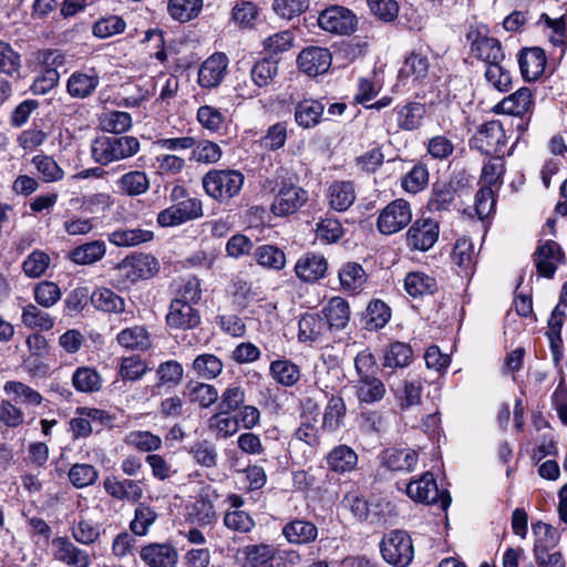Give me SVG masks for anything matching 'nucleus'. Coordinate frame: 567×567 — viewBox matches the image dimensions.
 <instances>
[{
	"instance_id": "obj_57",
	"label": "nucleus",
	"mask_w": 567,
	"mask_h": 567,
	"mask_svg": "<svg viewBox=\"0 0 567 567\" xmlns=\"http://www.w3.org/2000/svg\"><path fill=\"white\" fill-rule=\"evenodd\" d=\"M367 321L365 326L368 330H378L383 328L391 318L390 307L379 300H372L367 307Z\"/></svg>"
},
{
	"instance_id": "obj_3",
	"label": "nucleus",
	"mask_w": 567,
	"mask_h": 567,
	"mask_svg": "<svg viewBox=\"0 0 567 567\" xmlns=\"http://www.w3.org/2000/svg\"><path fill=\"white\" fill-rule=\"evenodd\" d=\"M158 260L151 254L134 252L115 266L117 277L123 285H133L147 280L159 271Z\"/></svg>"
},
{
	"instance_id": "obj_35",
	"label": "nucleus",
	"mask_w": 567,
	"mask_h": 567,
	"mask_svg": "<svg viewBox=\"0 0 567 567\" xmlns=\"http://www.w3.org/2000/svg\"><path fill=\"white\" fill-rule=\"evenodd\" d=\"M252 257L260 267L268 270L279 271L286 266V254L274 245L258 246Z\"/></svg>"
},
{
	"instance_id": "obj_15",
	"label": "nucleus",
	"mask_w": 567,
	"mask_h": 567,
	"mask_svg": "<svg viewBox=\"0 0 567 567\" xmlns=\"http://www.w3.org/2000/svg\"><path fill=\"white\" fill-rule=\"evenodd\" d=\"M140 557L150 567H175L178 553L168 543H152L141 549Z\"/></svg>"
},
{
	"instance_id": "obj_45",
	"label": "nucleus",
	"mask_w": 567,
	"mask_h": 567,
	"mask_svg": "<svg viewBox=\"0 0 567 567\" xmlns=\"http://www.w3.org/2000/svg\"><path fill=\"white\" fill-rule=\"evenodd\" d=\"M192 370L195 374L203 380L216 379L224 370L223 361L215 354L203 353L198 354L193 363Z\"/></svg>"
},
{
	"instance_id": "obj_52",
	"label": "nucleus",
	"mask_w": 567,
	"mask_h": 567,
	"mask_svg": "<svg viewBox=\"0 0 567 567\" xmlns=\"http://www.w3.org/2000/svg\"><path fill=\"white\" fill-rule=\"evenodd\" d=\"M100 125L105 132L122 134L132 127V116L123 111H107L100 116Z\"/></svg>"
},
{
	"instance_id": "obj_33",
	"label": "nucleus",
	"mask_w": 567,
	"mask_h": 567,
	"mask_svg": "<svg viewBox=\"0 0 567 567\" xmlns=\"http://www.w3.org/2000/svg\"><path fill=\"white\" fill-rule=\"evenodd\" d=\"M3 391L17 404L38 406L43 401V396L37 390L19 381H7Z\"/></svg>"
},
{
	"instance_id": "obj_49",
	"label": "nucleus",
	"mask_w": 567,
	"mask_h": 567,
	"mask_svg": "<svg viewBox=\"0 0 567 567\" xmlns=\"http://www.w3.org/2000/svg\"><path fill=\"white\" fill-rule=\"evenodd\" d=\"M413 360V350L404 342H393L385 350L383 355L384 368H404Z\"/></svg>"
},
{
	"instance_id": "obj_11",
	"label": "nucleus",
	"mask_w": 567,
	"mask_h": 567,
	"mask_svg": "<svg viewBox=\"0 0 567 567\" xmlns=\"http://www.w3.org/2000/svg\"><path fill=\"white\" fill-rule=\"evenodd\" d=\"M54 560L69 567H89L91 557L89 553L72 543L66 536L54 537L51 542Z\"/></svg>"
},
{
	"instance_id": "obj_38",
	"label": "nucleus",
	"mask_w": 567,
	"mask_h": 567,
	"mask_svg": "<svg viewBox=\"0 0 567 567\" xmlns=\"http://www.w3.org/2000/svg\"><path fill=\"white\" fill-rule=\"evenodd\" d=\"M247 567H272L276 549L268 544L247 545L243 548Z\"/></svg>"
},
{
	"instance_id": "obj_14",
	"label": "nucleus",
	"mask_w": 567,
	"mask_h": 567,
	"mask_svg": "<svg viewBox=\"0 0 567 567\" xmlns=\"http://www.w3.org/2000/svg\"><path fill=\"white\" fill-rule=\"evenodd\" d=\"M535 264L539 275L553 278L558 265L565 259L564 251L554 240H547L537 247Z\"/></svg>"
},
{
	"instance_id": "obj_44",
	"label": "nucleus",
	"mask_w": 567,
	"mask_h": 567,
	"mask_svg": "<svg viewBox=\"0 0 567 567\" xmlns=\"http://www.w3.org/2000/svg\"><path fill=\"white\" fill-rule=\"evenodd\" d=\"M118 344L132 350H147L151 347V339L147 330L143 326H134L122 330L116 336Z\"/></svg>"
},
{
	"instance_id": "obj_63",
	"label": "nucleus",
	"mask_w": 567,
	"mask_h": 567,
	"mask_svg": "<svg viewBox=\"0 0 567 567\" xmlns=\"http://www.w3.org/2000/svg\"><path fill=\"white\" fill-rule=\"evenodd\" d=\"M32 163L39 174L42 176V179L47 183L61 181L64 176L63 169L51 156L35 155L32 158Z\"/></svg>"
},
{
	"instance_id": "obj_43",
	"label": "nucleus",
	"mask_w": 567,
	"mask_h": 567,
	"mask_svg": "<svg viewBox=\"0 0 567 567\" xmlns=\"http://www.w3.org/2000/svg\"><path fill=\"white\" fill-rule=\"evenodd\" d=\"M455 198V189L446 183H436L433 185L427 209L432 213H442L450 210Z\"/></svg>"
},
{
	"instance_id": "obj_50",
	"label": "nucleus",
	"mask_w": 567,
	"mask_h": 567,
	"mask_svg": "<svg viewBox=\"0 0 567 567\" xmlns=\"http://www.w3.org/2000/svg\"><path fill=\"white\" fill-rule=\"evenodd\" d=\"M22 68L20 53L3 40H0V73L9 78H19Z\"/></svg>"
},
{
	"instance_id": "obj_55",
	"label": "nucleus",
	"mask_w": 567,
	"mask_h": 567,
	"mask_svg": "<svg viewBox=\"0 0 567 567\" xmlns=\"http://www.w3.org/2000/svg\"><path fill=\"white\" fill-rule=\"evenodd\" d=\"M429 184V171L424 164L414 165L402 178L401 187L410 194H417Z\"/></svg>"
},
{
	"instance_id": "obj_59",
	"label": "nucleus",
	"mask_w": 567,
	"mask_h": 567,
	"mask_svg": "<svg viewBox=\"0 0 567 567\" xmlns=\"http://www.w3.org/2000/svg\"><path fill=\"white\" fill-rule=\"evenodd\" d=\"M62 292L60 287L53 281H40L33 287V297L38 306L43 308L53 307L60 299Z\"/></svg>"
},
{
	"instance_id": "obj_41",
	"label": "nucleus",
	"mask_w": 567,
	"mask_h": 567,
	"mask_svg": "<svg viewBox=\"0 0 567 567\" xmlns=\"http://www.w3.org/2000/svg\"><path fill=\"white\" fill-rule=\"evenodd\" d=\"M358 456L354 451L347 445L336 446L327 455V464L329 468L337 473H346L352 471L357 465Z\"/></svg>"
},
{
	"instance_id": "obj_62",
	"label": "nucleus",
	"mask_w": 567,
	"mask_h": 567,
	"mask_svg": "<svg viewBox=\"0 0 567 567\" xmlns=\"http://www.w3.org/2000/svg\"><path fill=\"white\" fill-rule=\"evenodd\" d=\"M124 441L142 452L157 451L162 446V439L148 431H132L126 434Z\"/></svg>"
},
{
	"instance_id": "obj_64",
	"label": "nucleus",
	"mask_w": 567,
	"mask_h": 567,
	"mask_svg": "<svg viewBox=\"0 0 567 567\" xmlns=\"http://www.w3.org/2000/svg\"><path fill=\"white\" fill-rule=\"evenodd\" d=\"M72 538L79 544L89 546L100 538V528L96 524L87 519H80L71 526Z\"/></svg>"
},
{
	"instance_id": "obj_40",
	"label": "nucleus",
	"mask_w": 567,
	"mask_h": 567,
	"mask_svg": "<svg viewBox=\"0 0 567 567\" xmlns=\"http://www.w3.org/2000/svg\"><path fill=\"white\" fill-rule=\"evenodd\" d=\"M21 321L27 328L40 331H49L54 327V318L33 303L22 308Z\"/></svg>"
},
{
	"instance_id": "obj_29",
	"label": "nucleus",
	"mask_w": 567,
	"mask_h": 567,
	"mask_svg": "<svg viewBox=\"0 0 567 567\" xmlns=\"http://www.w3.org/2000/svg\"><path fill=\"white\" fill-rule=\"evenodd\" d=\"M153 231L136 228L121 227L107 234V240L116 247H132L153 239Z\"/></svg>"
},
{
	"instance_id": "obj_22",
	"label": "nucleus",
	"mask_w": 567,
	"mask_h": 567,
	"mask_svg": "<svg viewBox=\"0 0 567 567\" xmlns=\"http://www.w3.org/2000/svg\"><path fill=\"white\" fill-rule=\"evenodd\" d=\"M518 64L523 78L526 81H535L545 70V52L539 48L524 49L519 53Z\"/></svg>"
},
{
	"instance_id": "obj_34",
	"label": "nucleus",
	"mask_w": 567,
	"mask_h": 567,
	"mask_svg": "<svg viewBox=\"0 0 567 567\" xmlns=\"http://www.w3.org/2000/svg\"><path fill=\"white\" fill-rule=\"evenodd\" d=\"M118 192L126 196H140L150 188V181L145 172L132 171L123 174L115 182Z\"/></svg>"
},
{
	"instance_id": "obj_36",
	"label": "nucleus",
	"mask_w": 567,
	"mask_h": 567,
	"mask_svg": "<svg viewBox=\"0 0 567 567\" xmlns=\"http://www.w3.org/2000/svg\"><path fill=\"white\" fill-rule=\"evenodd\" d=\"M404 288L410 296L417 298L434 293L437 282L434 277L425 272L412 271L404 279Z\"/></svg>"
},
{
	"instance_id": "obj_26",
	"label": "nucleus",
	"mask_w": 567,
	"mask_h": 567,
	"mask_svg": "<svg viewBox=\"0 0 567 567\" xmlns=\"http://www.w3.org/2000/svg\"><path fill=\"white\" fill-rule=\"evenodd\" d=\"M425 113V105L419 102H410L393 110L398 127L402 131L417 130L422 125Z\"/></svg>"
},
{
	"instance_id": "obj_16",
	"label": "nucleus",
	"mask_w": 567,
	"mask_h": 567,
	"mask_svg": "<svg viewBox=\"0 0 567 567\" xmlns=\"http://www.w3.org/2000/svg\"><path fill=\"white\" fill-rule=\"evenodd\" d=\"M321 317L330 331L343 330L351 317L349 302L342 297H332L321 309Z\"/></svg>"
},
{
	"instance_id": "obj_53",
	"label": "nucleus",
	"mask_w": 567,
	"mask_h": 567,
	"mask_svg": "<svg viewBox=\"0 0 567 567\" xmlns=\"http://www.w3.org/2000/svg\"><path fill=\"white\" fill-rule=\"evenodd\" d=\"M50 264V256L43 250L35 249L23 260L22 271L25 277L37 279L47 272Z\"/></svg>"
},
{
	"instance_id": "obj_23",
	"label": "nucleus",
	"mask_w": 567,
	"mask_h": 567,
	"mask_svg": "<svg viewBox=\"0 0 567 567\" xmlns=\"http://www.w3.org/2000/svg\"><path fill=\"white\" fill-rule=\"evenodd\" d=\"M298 339L301 342L315 343L324 338L328 328L319 313H305L298 322Z\"/></svg>"
},
{
	"instance_id": "obj_61",
	"label": "nucleus",
	"mask_w": 567,
	"mask_h": 567,
	"mask_svg": "<svg viewBox=\"0 0 567 567\" xmlns=\"http://www.w3.org/2000/svg\"><path fill=\"white\" fill-rule=\"evenodd\" d=\"M156 377L158 379L156 388L162 385L176 386L183 380L184 369L179 362L168 360L158 365Z\"/></svg>"
},
{
	"instance_id": "obj_17",
	"label": "nucleus",
	"mask_w": 567,
	"mask_h": 567,
	"mask_svg": "<svg viewBox=\"0 0 567 567\" xmlns=\"http://www.w3.org/2000/svg\"><path fill=\"white\" fill-rule=\"evenodd\" d=\"M167 324L174 329H193L200 322V316L193 305L185 300H173L166 316Z\"/></svg>"
},
{
	"instance_id": "obj_27",
	"label": "nucleus",
	"mask_w": 567,
	"mask_h": 567,
	"mask_svg": "<svg viewBox=\"0 0 567 567\" xmlns=\"http://www.w3.org/2000/svg\"><path fill=\"white\" fill-rule=\"evenodd\" d=\"M354 389L358 401L365 404L380 402L386 394L385 384L377 375L358 379Z\"/></svg>"
},
{
	"instance_id": "obj_19",
	"label": "nucleus",
	"mask_w": 567,
	"mask_h": 567,
	"mask_svg": "<svg viewBox=\"0 0 567 567\" xmlns=\"http://www.w3.org/2000/svg\"><path fill=\"white\" fill-rule=\"evenodd\" d=\"M419 454L410 447H390L383 451L381 464L390 471L411 472L415 468Z\"/></svg>"
},
{
	"instance_id": "obj_4",
	"label": "nucleus",
	"mask_w": 567,
	"mask_h": 567,
	"mask_svg": "<svg viewBox=\"0 0 567 567\" xmlns=\"http://www.w3.org/2000/svg\"><path fill=\"white\" fill-rule=\"evenodd\" d=\"M383 559L395 567H408L414 557V547L405 530L394 529L385 534L380 543Z\"/></svg>"
},
{
	"instance_id": "obj_6",
	"label": "nucleus",
	"mask_w": 567,
	"mask_h": 567,
	"mask_svg": "<svg viewBox=\"0 0 567 567\" xmlns=\"http://www.w3.org/2000/svg\"><path fill=\"white\" fill-rule=\"evenodd\" d=\"M412 220V209L403 198L389 203L380 213L377 227L384 235H393L405 228Z\"/></svg>"
},
{
	"instance_id": "obj_32",
	"label": "nucleus",
	"mask_w": 567,
	"mask_h": 567,
	"mask_svg": "<svg viewBox=\"0 0 567 567\" xmlns=\"http://www.w3.org/2000/svg\"><path fill=\"white\" fill-rule=\"evenodd\" d=\"M92 306L102 312L122 313L125 310V300L113 290L100 287L91 295Z\"/></svg>"
},
{
	"instance_id": "obj_12",
	"label": "nucleus",
	"mask_w": 567,
	"mask_h": 567,
	"mask_svg": "<svg viewBox=\"0 0 567 567\" xmlns=\"http://www.w3.org/2000/svg\"><path fill=\"white\" fill-rule=\"evenodd\" d=\"M472 142L475 148L486 155L501 153L506 144L503 125L498 121H489L483 124Z\"/></svg>"
},
{
	"instance_id": "obj_30",
	"label": "nucleus",
	"mask_w": 567,
	"mask_h": 567,
	"mask_svg": "<svg viewBox=\"0 0 567 567\" xmlns=\"http://www.w3.org/2000/svg\"><path fill=\"white\" fill-rule=\"evenodd\" d=\"M106 254V245L103 240H92L73 248L69 252V259L76 265H93Z\"/></svg>"
},
{
	"instance_id": "obj_48",
	"label": "nucleus",
	"mask_w": 567,
	"mask_h": 567,
	"mask_svg": "<svg viewBox=\"0 0 567 567\" xmlns=\"http://www.w3.org/2000/svg\"><path fill=\"white\" fill-rule=\"evenodd\" d=\"M157 517L158 515L153 507L145 503H138L134 509V518L130 523V529L136 536H145Z\"/></svg>"
},
{
	"instance_id": "obj_21",
	"label": "nucleus",
	"mask_w": 567,
	"mask_h": 567,
	"mask_svg": "<svg viewBox=\"0 0 567 567\" xmlns=\"http://www.w3.org/2000/svg\"><path fill=\"white\" fill-rule=\"evenodd\" d=\"M467 38L472 40V51L476 58L483 60L487 65L502 62L505 54L502 50L501 42L495 38H488L476 33L470 32Z\"/></svg>"
},
{
	"instance_id": "obj_18",
	"label": "nucleus",
	"mask_w": 567,
	"mask_h": 567,
	"mask_svg": "<svg viewBox=\"0 0 567 567\" xmlns=\"http://www.w3.org/2000/svg\"><path fill=\"white\" fill-rule=\"evenodd\" d=\"M282 536L292 545H309L318 537V527L310 520L295 518L282 527Z\"/></svg>"
},
{
	"instance_id": "obj_25",
	"label": "nucleus",
	"mask_w": 567,
	"mask_h": 567,
	"mask_svg": "<svg viewBox=\"0 0 567 567\" xmlns=\"http://www.w3.org/2000/svg\"><path fill=\"white\" fill-rule=\"evenodd\" d=\"M330 208L337 212H346L355 200V189L351 182H333L327 190Z\"/></svg>"
},
{
	"instance_id": "obj_2",
	"label": "nucleus",
	"mask_w": 567,
	"mask_h": 567,
	"mask_svg": "<svg viewBox=\"0 0 567 567\" xmlns=\"http://www.w3.org/2000/svg\"><path fill=\"white\" fill-rule=\"evenodd\" d=\"M244 185V175L234 169H210L203 177L205 193L220 203L236 196Z\"/></svg>"
},
{
	"instance_id": "obj_46",
	"label": "nucleus",
	"mask_w": 567,
	"mask_h": 567,
	"mask_svg": "<svg viewBox=\"0 0 567 567\" xmlns=\"http://www.w3.org/2000/svg\"><path fill=\"white\" fill-rule=\"evenodd\" d=\"M185 393L193 403H197L200 408H209L218 401L217 389L208 383L204 382H188L186 384Z\"/></svg>"
},
{
	"instance_id": "obj_28",
	"label": "nucleus",
	"mask_w": 567,
	"mask_h": 567,
	"mask_svg": "<svg viewBox=\"0 0 567 567\" xmlns=\"http://www.w3.org/2000/svg\"><path fill=\"white\" fill-rule=\"evenodd\" d=\"M324 105L318 100H302L295 107V121L302 128L317 126L323 115Z\"/></svg>"
},
{
	"instance_id": "obj_39",
	"label": "nucleus",
	"mask_w": 567,
	"mask_h": 567,
	"mask_svg": "<svg viewBox=\"0 0 567 567\" xmlns=\"http://www.w3.org/2000/svg\"><path fill=\"white\" fill-rule=\"evenodd\" d=\"M100 79L97 74L74 72L68 80L66 89L71 96L84 99L97 87Z\"/></svg>"
},
{
	"instance_id": "obj_8",
	"label": "nucleus",
	"mask_w": 567,
	"mask_h": 567,
	"mask_svg": "<svg viewBox=\"0 0 567 567\" xmlns=\"http://www.w3.org/2000/svg\"><path fill=\"white\" fill-rule=\"evenodd\" d=\"M357 17L348 8L331 6L324 9L318 18L319 27L328 32L337 34H349L357 28Z\"/></svg>"
},
{
	"instance_id": "obj_56",
	"label": "nucleus",
	"mask_w": 567,
	"mask_h": 567,
	"mask_svg": "<svg viewBox=\"0 0 567 567\" xmlns=\"http://www.w3.org/2000/svg\"><path fill=\"white\" fill-rule=\"evenodd\" d=\"M429 58L421 52H412L404 61L399 71L400 78H414V80L423 79L429 72Z\"/></svg>"
},
{
	"instance_id": "obj_5",
	"label": "nucleus",
	"mask_w": 567,
	"mask_h": 567,
	"mask_svg": "<svg viewBox=\"0 0 567 567\" xmlns=\"http://www.w3.org/2000/svg\"><path fill=\"white\" fill-rule=\"evenodd\" d=\"M408 496L417 503L439 505L445 511L451 502V495L446 489H439L432 473L426 472L417 480H412L406 486Z\"/></svg>"
},
{
	"instance_id": "obj_37",
	"label": "nucleus",
	"mask_w": 567,
	"mask_h": 567,
	"mask_svg": "<svg viewBox=\"0 0 567 567\" xmlns=\"http://www.w3.org/2000/svg\"><path fill=\"white\" fill-rule=\"evenodd\" d=\"M271 378L282 386H292L300 379L299 367L288 359L275 360L269 365Z\"/></svg>"
},
{
	"instance_id": "obj_51",
	"label": "nucleus",
	"mask_w": 567,
	"mask_h": 567,
	"mask_svg": "<svg viewBox=\"0 0 567 567\" xmlns=\"http://www.w3.org/2000/svg\"><path fill=\"white\" fill-rule=\"evenodd\" d=\"M347 408L343 399L338 395H332L324 410L322 426L323 429L333 432L337 431L343 423Z\"/></svg>"
},
{
	"instance_id": "obj_9",
	"label": "nucleus",
	"mask_w": 567,
	"mask_h": 567,
	"mask_svg": "<svg viewBox=\"0 0 567 567\" xmlns=\"http://www.w3.org/2000/svg\"><path fill=\"white\" fill-rule=\"evenodd\" d=\"M439 223L431 218L416 219L406 233V245L413 250L426 251L437 241Z\"/></svg>"
},
{
	"instance_id": "obj_31",
	"label": "nucleus",
	"mask_w": 567,
	"mask_h": 567,
	"mask_svg": "<svg viewBox=\"0 0 567 567\" xmlns=\"http://www.w3.org/2000/svg\"><path fill=\"white\" fill-rule=\"evenodd\" d=\"M533 104V93L530 89L522 87L503 99L497 105V109L505 114L522 116L529 112Z\"/></svg>"
},
{
	"instance_id": "obj_20",
	"label": "nucleus",
	"mask_w": 567,
	"mask_h": 567,
	"mask_svg": "<svg viewBox=\"0 0 567 567\" xmlns=\"http://www.w3.org/2000/svg\"><path fill=\"white\" fill-rule=\"evenodd\" d=\"M327 269V259L322 255L315 252L302 255L295 266L297 277L307 282L319 280L326 275Z\"/></svg>"
},
{
	"instance_id": "obj_7",
	"label": "nucleus",
	"mask_w": 567,
	"mask_h": 567,
	"mask_svg": "<svg viewBox=\"0 0 567 567\" xmlns=\"http://www.w3.org/2000/svg\"><path fill=\"white\" fill-rule=\"evenodd\" d=\"M308 200V193L292 183H282L271 203V212L278 217H286L298 212Z\"/></svg>"
},
{
	"instance_id": "obj_54",
	"label": "nucleus",
	"mask_w": 567,
	"mask_h": 567,
	"mask_svg": "<svg viewBox=\"0 0 567 567\" xmlns=\"http://www.w3.org/2000/svg\"><path fill=\"white\" fill-rule=\"evenodd\" d=\"M277 74V62L269 59H261L257 61L250 70L251 81L258 89L270 85L275 81Z\"/></svg>"
},
{
	"instance_id": "obj_58",
	"label": "nucleus",
	"mask_w": 567,
	"mask_h": 567,
	"mask_svg": "<svg viewBox=\"0 0 567 567\" xmlns=\"http://www.w3.org/2000/svg\"><path fill=\"white\" fill-rule=\"evenodd\" d=\"M533 533L536 537L533 551L539 548L548 553L549 549L556 547L559 542L557 530L551 525L544 522L533 524Z\"/></svg>"
},
{
	"instance_id": "obj_1",
	"label": "nucleus",
	"mask_w": 567,
	"mask_h": 567,
	"mask_svg": "<svg viewBox=\"0 0 567 567\" xmlns=\"http://www.w3.org/2000/svg\"><path fill=\"white\" fill-rule=\"evenodd\" d=\"M138 151L140 141L134 136H101L91 146L93 159L101 165L132 157Z\"/></svg>"
},
{
	"instance_id": "obj_13",
	"label": "nucleus",
	"mask_w": 567,
	"mask_h": 567,
	"mask_svg": "<svg viewBox=\"0 0 567 567\" xmlns=\"http://www.w3.org/2000/svg\"><path fill=\"white\" fill-rule=\"evenodd\" d=\"M332 56L328 49L310 47L302 50L297 59L300 71L309 76H317L327 72L331 65Z\"/></svg>"
},
{
	"instance_id": "obj_60",
	"label": "nucleus",
	"mask_w": 567,
	"mask_h": 567,
	"mask_svg": "<svg viewBox=\"0 0 567 567\" xmlns=\"http://www.w3.org/2000/svg\"><path fill=\"white\" fill-rule=\"evenodd\" d=\"M71 484L76 488H84L93 485L97 477V470L86 463H76L71 466L68 473Z\"/></svg>"
},
{
	"instance_id": "obj_42",
	"label": "nucleus",
	"mask_w": 567,
	"mask_h": 567,
	"mask_svg": "<svg viewBox=\"0 0 567 567\" xmlns=\"http://www.w3.org/2000/svg\"><path fill=\"white\" fill-rule=\"evenodd\" d=\"M102 382L103 380L100 373L90 367H80L72 375V385L81 393H94L100 391Z\"/></svg>"
},
{
	"instance_id": "obj_10",
	"label": "nucleus",
	"mask_w": 567,
	"mask_h": 567,
	"mask_svg": "<svg viewBox=\"0 0 567 567\" xmlns=\"http://www.w3.org/2000/svg\"><path fill=\"white\" fill-rule=\"evenodd\" d=\"M229 60L225 53L208 56L199 66L197 83L203 89L218 87L228 73Z\"/></svg>"
},
{
	"instance_id": "obj_47",
	"label": "nucleus",
	"mask_w": 567,
	"mask_h": 567,
	"mask_svg": "<svg viewBox=\"0 0 567 567\" xmlns=\"http://www.w3.org/2000/svg\"><path fill=\"white\" fill-rule=\"evenodd\" d=\"M204 0H168V14L178 22H188L202 11Z\"/></svg>"
},
{
	"instance_id": "obj_24",
	"label": "nucleus",
	"mask_w": 567,
	"mask_h": 567,
	"mask_svg": "<svg viewBox=\"0 0 567 567\" xmlns=\"http://www.w3.org/2000/svg\"><path fill=\"white\" fill-rule=\"evenodd\" d=\"M341 289L355 295L363 290L368 276L363 267L358 262L344 264L338 272Z\"/></svg>"
}]
</instances>
